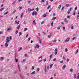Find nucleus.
Here are the masks:
<instances>
[{"label": "nucleus", "mask_w": 79, "mask_h": 79, "mask_svg": "<svg viewBox=\"0 0 79 79\" xmlns=\"http://www.w3.org/2000/svg\"><path fill=\"white\" fill-rule=\"evenodd\" d=\"M11 39H12L11 36H10V38H9V40H11Z\"/></svg>", "instance_id": "nucleus-59"}, {"label": "nucleus", "mask_w": 79, "mask_h": 79, "mask_svg": "<svg viewBox=\"0 0 79 79\" xmlns=\"http://www.w3.org/2000/svg\"><path fill=\"white\" fill-rule=\"evenodd\" d=\"M10 28H8L7 29V31H10Z\"/></svg>", "instance_id": "nucleus-57"}, {"label": "nucleus", "mask_w": 79, "mask_h": 79, "mask_svg": "<svg viewBox=\"0 0 79 79\" xmlns=\"http://www.w3.org/2000/svg\"><path fill=\"white\" fill-rule=\"evenodd\" d=\"M20 28V25H19L18 26V27L17 28V29L19 30V29Z\"/></svg>", "instance_id": "nucleus-20"}, {"label": "nucleus", "mask_w": 79, "mask_h": 79, "mask_svg": "<svg viewBox=\"0 0 79 79\" xmlns=\"http://www.w3.org/2000/svg\"><path fill=\"white\" fill-rule=\"evenodd\" d=\"M3 60V57H2L0 58V60Z\"/></svg>", "instance_id": "nucleus-14"}, {"label": "nucleus", "mask_w": 79, "mask_h": 79, "mask_svg": "<svg viewBox=\"0 0 79 79\" xmlns=\"http://www.w3.org/2000/svg\"><path fill=\"white\" fill-rule=\"evenodd\" d=\"M69 59H67V62H68V61H69Z\"/></svg>", "instance_id": "nucleus-58"}, {"label": "nucleus", "mask_w": 79, "mask_h": 79, "mask_svg": "<svg viewBox=\"0 0 79 79\" xmlns=\"http://www.w3.org/2000/svg\"><path fill=\"white\" fill-rule=\"evenodd\" d=\"M60 29V27L59 26L58 28H57V29L58 30H59Z\"/></svg>", "instance_id": "nucleus-52"}, {"label": "nucleus", "mask_w": 79, "mask_h": 79, "mask_svg": "<svg viewBox=\"0 0 79 79\" xmlns=\"http://www.w3.org/2000/svg\"><path fill=\"white\" fill-rule=\"evenodd\" d=\"M50 6H48V10L49 9V8H50Z\"/></svg>", "instance_id": "nucleus-55"}, {"label": "nucleus", "mask_w": 79, "mask_h": 79, "mask_svg": "<svg viewBox=\"0 0 79 79\" xmlns=\"http://www.w3.org/2000/svg\"><path fill=\"white\" fill-rule=\"evenodd\" d=\"M43 60H44V62H45V61H46V60H47V59H44Z\"/></svg>", "instance_id": "nucleus-51"}, {"label": "nucleus", "mask_w": 79, "mask_h": 79, "mask_svg": "<svg viewBox=\"0 0 79 79\" xmlns=\"http://www.w3.org/2000/svg\"><path fill=\"white\" fill-rule=\"evenodd\" d=\"M18 31L17 30L15 31V34H18Z\"/></svg>", "instance_id": "nucleus-28"}, {"label": "nucleus", "mask_w": 79, "mask_h": 79, "mask_svg": "<svg viewBox=\"0 0 79 79\" xmlns=\"http://www.w3.org/2000/svg\"><path fill=\"white\" fill-rule=\"evenodd\" d=\"M15 24H17V20H15Z\"/></svg>", "instance_id": "nucleus-50"}, {"label": "nucleus", "mask_w": 79, "mask_h": 79, "mask_svg": "<svg viewBox=\"0 0 79 79\" xmlns=\"http://www.w3.org/2000/svg\"><path fill=\"white\" fill-rule=\"evenodd\" d=\"M57 48H56L55 50V52H57Z\"/></svg>", "instance_id": "nucleus-62"}, {"label": "nucleus", "mask_w": 79, "mask_h": 79, "mask_svg": "<svg viewBox=\"0 0 79 79\" xmlns=\"http://www.w3.org/2000/svg\"><path fill=\"white\" fill-rule=\"evenodd\" d=\"M33 10H34V9H30V8H29L28 9V11L29 12L32 11H33Z\"/></svg>", "instance_id": "nucleus-4"}, {"label": "nucleus", "mask_w": 79, "mask_h": 79, "mask_svg": "<svg viewBox=\"0 0 79 79\" xmlns=\"http://www.w3.org/2000/svg\"><path fill=\"white\" fill-rule=\"evenodd\" d=\"M61 7V5H59V6L58 7V8H59V9H60Z\"/></svg>", "instance_id": "nucleus-16"}, {"label": "nucleus", "mask_w": 79, "mask_h": 79, "mask_svg": "<svg viewBox=\"0 0 79 79\" xmlns=\"http://www.w3.org/2000/svg\"><path fill=\"white\" fill-rule=\"evenodd\" d=\"M27 30V28H25L24 30V31H26Z\"/></svg>", "instance_id": "nucleus-36"}, {"label": "nucleus", "mask_w": 79, "mask_h": 79, "mask_svg": "<svg viewBox=\"0 0 79 79\" xmlns=\"http://www.w3.org/2000/svg\"><path fill=\"white\" fill-rule=\"evenodd\" d=\"M15 60L16 62H18V60L16 59V55H15Z\"/></svg>", "instance_id": "nucleus-7"}, {"label": "nucleus", "mask_w": 79, "mask_h": 79, "mask_svg": "<svg viewBox=\"0 0 79 79\" xmlns=\"http://www.w3.org/2000/svg\"><path fill=\"white\" fill-rule=\"evenodd\" d=\"M77 52H78V49H77L76 51V52L75 53L76 54L77 53Z\"/></svg>", "instance_id": "nucleus-44"}, {"label": "nucleus", "mask_w": 79, "mask_h": 79, "mask_svg": "<svg viewBox=\"0 0 79 79\" xmlns=\"http://www.w3.org/2000/svg\"><path fill=\"white\" fill-rule=\"evenodd\" d=\"M71 10H72V8L71 7V8H70V9H69V11H71Z\"/></svg>", "instance_id": "nucleus-54"}, {"label": "nucleus", "mask_w": 79, "mask_h": 79, "mask_svg": "<svg viewBox=\"0 0 79 79\" xmlns=\"http://www.w3.org/2000/svg\"><path fill=\"white\" fill-rule=\"evenodd\" d=\"M53 61H56V58H54L53 60Z\"/></svg>", "instance_id": "nucleus-48"}, {"label": "nucleus", "mask_w": 79, "mask_h": 79, "mask_svg": "<svg viewBox=\"0 0 79 79\" xmlns=\"http://www.w3.org/2000/svg\"><path fill=\"white\" fill-rule=\"evenodd\" d=\"M53 23H51V25L52 26H53Z\"/></svg>", "instance_id": "nucleus-64"}, {"label": "nucleus", "mask_w": 79, "mask_h": 79, "mask_svg": "<svg viewBox=\"0 0 79 79\" xmlns=\"http://www.w3.org/2000/svg\"><path fill=\"white\" fill-rule=\"evenodd\" d=\"M44 71L45 73H47V69H44Z\"/></svg>", "instance_id": "nucleus-40"}, {"label": "nucleus", "mask_w": 79, "mask_h": 79, "mask_svg": "<svg viewBox=\"0 0 79 79\" xmlns=\"http://www.w3.org/2000/svg\"><path fill=\"white\" fill-rule=\"evenodd\" d=\"M18 66L19 67V71L21 72V69L20 68V66H19V65H18Z\"/></svg>", "instance_id": "nucleus-5"}, {"label": "nucleus", "mask_w": 79, "mask_h": 79, "mask_svg": "<svg viewBox=\"0 0 79 79\" xmlns=\"http://www.w3.org/2000/svg\"><path fill=\"white\" fill-rule=\"evenodd\" d=\"M74 78H76V75L75 74H73Z\"/></svg>", "instance_id": "nucleus-13"}, {"label": "nucleus", "mask_w": 79, "mask_h": 79, "mask_svg": "<svg viewBox=\"0 0 79 79\" xmlns=\"http://www.w3.org/2000/svg\"><path fill=\"white\" fill-rule=\"evenodd\" d=\"M70 38H68L64 41L65 42H68Z\"/></svg>", "instance_id": "nucleus-3"}, {"label": "nucleus", "mask_w": 79, "mask_h": 79, "mask_svg": "<svg viewBox=\"0 0 79 79\" xmlns=\"http://www.w3.org/2000/svg\"><path fill=\"white\" fill-rule=\"evenodd\" d=\"M40 47V46L38 44H37L36 45V47H35V48H39V47Z\"/></svg>", "instance_id": "nucleus-2"}, {"label": "nucleus", "mask_w": 79, "mask_h": 79, "mask_svg": "<svg viewBox=\"0 0 79 79\" xmlns=\"http://www.w3.org/2000/svg\"><path fill=\"white\" fill-rule=\"evenodd\" d=\"M35 71H33L32 73H31V74L32 75H33V74H35Z\"/></svg>", "instance_id": "nucleus-17"}, {"label": "nucleus", "mask_w": 79, "mask_h": 79, "mask_svg": "<svg viewBox=\"0 0 79 79\" xmlns=\"http://www.w3.org/2000/svg\"><path fill=\"white\" fill-rule=\"evenodd\" d=\"M3 10H4V8H1L0 10V11H3Z\"/></svg>", "instance_id": "nucleus-34"}, {"label": "nucleus", "mask_w": 79, "mask_h": 79, "mask_svg": "<svg viewBox=\"0 0 79 79\" xmlns=\"http://www.w3.org/2000/svg\"><path fill=\"white\" fill-rule=\"evenodd\" d=\"M13 2L14 3V4H15V3H16V1H15Z\"/></svg>", "instance_id": "nucleus-63"}, {"label": "nucleus", "mask_w": 79, "mask_h": 79, "mask_svg": "<svg viewBox=\"0 0 79 79\" xmlns=\"http://www.w3.org/2000/svg\"><path fill=\"white\" fill-rule=\"evenodd\" d=\"M68 49L67 48H65V51L66 52H68Z\"/></svg>", "instance_id": "nucleus-41"}, {"label": "nucleus", "mask_w": 79, "mask_h": 79, "mask_svg": "<svg viewBox=\"0 0 79 79\" xmlns=\"http://www.w3.org/2000/svg\"><path fill=\"white\" fill-rule=\"evenodd\" d=\"M77 79H79V73H78L77 74Z\"/></svg>", "instance_id": "nucleus-19"}, {"label": "nucleus", "mask_w": 79, "mask_h": 79, "mask_svg": "<svg viewBox=\"0 0 79 79\" xmlns=\"http://www.w3.org/2000/svg\"><path fill=\"white\" fill-rule=\"evenodd\" d=\"M34 69V66H32V68H31V70H33Z\"/></svg>", "instance_id": "nucleus-33"}, {"label": "nucleus", "mask_w": 79, "mask_h": 79, "mask_svg": "<svg viewBox=\"0 0 79 79\" xmlns=\"http://www.w3.org/2000/svg\"><path fill=\"white\" fill-rule=\"evenodd\" d=\"M49 57H50V58H49V61H50V60H51V58H52V55H51Z\"/></svg>", "instance_id": "nucleus-10"}, {"label": "nucleus", "mask_w": 79, "mask_h": 79, "mask_svg": "<svg viewBox=\"0 0 79 79\" xmlns=\"http://www.w3.org/2000/svg\"><path fill=\"white\" fill-rule=\"evenodd\" d=\"M67 18H70V16H69V15H68L67 16Z\"/></svg>", "instance_id": "nucleus-46"}, {"label": "nucleus", "mask_w": 79, "mask_h": 79, "mask_svg": "<svg viewBox=\"0 0 79 79\" xmlns=\"http://www.w3.org/2000/svg\"><path fill=\"white\" fill-rule=\"evenodd\" d=\"M22 48H20L19 49V51H20V50H22Z\"/></svg>", "instance_id": "nucleus-47"}, {"label": "nucleus", "mask_w": 79, "mask_h": 79, "mask_svg": "<svg viewBox=\"0 0 79 79\" xmlns=\"http://www.w3.org/2000/svg\"><path fill=\"white\" fill-rule=\"evenodd\" d=\"M39 42L40 44H42V40H40Z\"/></svg>", "instance_id": "nucleus-22"}, {"label": "nucleus", "mask_w": 79, "mask_h": 79, "mask_svg": "<svg viewBox=\"0 0 79 79\" xmlns=\"http://www.w3.org/2000/svg\"><path fill=\"white\" fill-rule=\"evenodd\" d=\"M16 12V10H14V11L13 12V13H15Z\"/></svg>", "instance_id": "nucleus-42"}, {"label": "nucleus", "mask_w": 79, "mask_h": 79, "mask_svg": "<svg viewBox=\"0 0 79 79\" xmlns=\"http://www.w3.org/2000/svg\"><path fill=\"white\" fill-rule=\"evenodd\" d=\"M65 68H66V65H64L62 67V69H65Z\"/></svg>", "instance_id": "nucleus-9"}, {"label": "nucleus", "mask_w": 79, "mask_h": 79, "mask_svg": "<svg viewBox=\"0 0 79 79\" xmlns=\"http://www.w3.org/2000/svg\"><path fill=\"white\" fill-rule=\"evenodd\" d=\"M37 15V12H36L35 11H34L32 14V15L33 16L34 15Z\"/></svg>", "instance_id": "nucleus-1"}, {"label": "nucleus", "mask_w": 79, "mask_h": 79, "mask_svg": "<svg viewBox=\"0 0 79 79\" xmlns=\"http://www.w3.org/2000/svg\"><path fill=\"white\" fill-rule=\"evenodd\" d=\"M48 38H50V37H51V35H48Z\"/></svg>", "instance_id": "nucleus-43"}, {"label": "nucleus", "mask_w": 79, "mask_h": 79, "mask_svg": "<svg viewBox=\"0 0 79 79\" xmlns=\"http://www.w3.org/2000/svg\"><path fill=\"white\" fill-rule=\"evenodd\" d=\"M21 34H22V33H21V32H19V36H20L21 35Z\"/></svg>", "instance_id": "nucleus-15"}, {"label": "nucleus", "mask_w": 79, "mask_h": 79, "mask_svg": "<svg viewBox=\"0 0 79 79\" xmlns=\"http://www.w3.org/2000/svg\"><path fill=\"white\" fill-rule=\"evenodd\" d=\"M6 40H9V37H7L6 38Z\"/></svg>", "instance_id": "nucleus-32"}, {"label": "nucleus", "mask_w": 79, "mask_h": 79, "mask_svg": "<svg viewBox=\"0 0 79 79\" xmlns=\"http://www.w3.org/2000/svg\"><path fill=\"white\" fill-rule=\"evenodd\" d=\"M69 6V4H68L66 5V6H67V7H68Z\"/></svg>", "instance_id": "nucleus-27"}, {"label": "nucleus", "mask_w": 79, "mask_h": 79, "mask_svg": "<svg viewBox=\"0 0 79 79\" xmlns=\"http://www.w3.org/2000/svg\"><path fill=\"white\" fill-rule=\"evenodd\" d=\"M60 63H63V60L60 61Z\"/></svg>", "instance_id": "nucleus-45"}, {"label": "nucleus", "mask_w": 79, "mask_h": 79, "mask_svg": "<svg viewBox=\"0 0 79 79\" xmlns=\"http://www.w3.org/2000/svg\"><path fill=\"white\" fill-rule=\"evenodd\" d=\"M39 11V8L38 7H37L36 8V11Z\"/></svg>", "instance_id": "nucleus-39"}, {"label": "nucleus", "mask_w": 79, "mask_h": 79, "mask_svg": "<svg viewBox=\"0 0 79 79\" xmlns=\"http://www.w3.org/2000/svg\"><path fill=\"white\" fill-rule=\"evenodd\" d=\"M76 39V38L75 37H74L72 39V40H74V39Z\"/></svg>", "instance_id": "nucleus-37"}, {"label": "nucleus", "mask_w": 79, "mask_h": 79, "mask_svg": "<svg viewBox=\"0 0 79 79\" xmlns=\"http://www.w3.org/2000/svg\"><path fill=\"white\" fill-rule=\"evenodd\" d=\"M19 21H18L17 23V24H19Z\"/></svg>", "instance_id": "nucleus-53"}, {"label": "nucleus", "mask_w": 79, "mask_h": 79, "mask_svg": "<svg viewBox=\"0 0 79 79\" xmlns=\"http://www.w3.org/2000/svg\"><path fill=\"white\" fill-rule=\"evenodd\" d=\"M31 40V37H29V38H28V41H29V40Z\"/></svg>", "instance_id": "nucleus-60"}, {"label": "nucleus", "mask_w": 79, "mask_h": 79, "mask_svg": "<svg viewBox=\"0 0 79 79\" xmlns=\"http://www.w3.org/2000/svg\"><path fill=\"white\" fill-rule=\"evenodd\" d=\"M77 6H76V7H75V10H77Z\"/></svg>", "instance_id": "nucleus-56"}, {"label": "nucleus", "mask_w": 79, "mask_h": 79, "mask_svg": "<svg viewBox=\"0 0 79 79\" xmlns=\"http://www.w3.org/2000/svg\"><path fill=\"white\" fill-rule=\"evenodd\" d=\"M48 44L49 45H51V46H52L53 44H50V43H49Z\"/></svg>", "instance_id": "nucleus-38"}, {"label": "nucleus", "mask_w": 79, "mask_h": 79, "mask_svg": "<svg viewBox=\"0 0 79 79\" xmlns=\"http://www.w3.org/2000/svg\"><path fill=\"white\" fill-rule=\"evenodd\" d=\"M5 47H8V44H7V43H6V44H5Z\"/></svg>", "instance_id": "nucleus-12"}, {"label": "nucleus", "mask_w": 79, "mask_h": 79, "mask_svg": "<svg viewBox=\"0 0 79 79\" xmlns=\"http://www.w3.org/2000/svg\"><path fill=\"white\" fill-rule=\"evenodd\" d=\"M26 61V59H23V60L22 61V63H24V61Z\"/></svg>", "instance_id": "nucleus-26"}, {"label": "nucleus", "mask_w": 79, "mask_h": 79, "mask_svg": "<svg viewBox=\"0 0 79 79\" xmlns=\"http://www.w3.org/2000/svg\"><path fill=\"white\" fill-rule=\"evenodd\" d=\"M8 11L6 12L4 14V15H6L7 14H8Z\"/></svg>", "instance_id": "nucleus-31"}, {"label": "nucleus", "mask_w": 79, "mask_h": 79, "mask_svg": "<svg viewBox=\"0 0 79 79\" xmlns=\"http://www.w3.org/2000/svg\"><path fill=\"white\" fill-rule=\"evenodd\" d=\"M10 41V40H7L6 41V43H8V42H9Z\"/></svg>", "instance_id": "nucleus-29"}, {"label": "nucleus", "mask_w": 79, "mask_h": 79, "mask_svg": "<svg viewBox=\"0 0 79 79\" xmlns=\"http://www.w3.org/2000/svg\"><path fill=\"white\" fill-rule=\"evenodd\" d=\"M56 19V17H54L52 18V20H55V19Z\"/></svg>", "instance_id": "nucleus-25"}, {"label": "nucleus", "mask_w": 79, "mask_h": 79, "mask_svg": "<svg viewBox=\"0 0 79 79\" xmlns=\"http://www.w3.org/2000/svg\"><path fill=\"white\" fill-rule=\"evenodd\" d=\"M33 24H35V20H33Z\"/></svg>", "instance_id": "nucleus-35"}, {"label": "nucleus", "mask_w": 79, "mask_h": 79, "mask_svg": "<svg viewBox=\"0 0 79 79\" xmlns=\"http://www.w3.org/2000/svg\"><path fill=\"white\" fill-rule=\"evenodd\" d=\"M73 69L71 68L70 69V72H71V73H73Z\"/></svg>", "instance_id": "nucleus-8"}, {"label": "nucleus", "mask_w": 79, "mask_h": 79, "mask_svg": "<svg viewBox=\"0 0 79 79\" xmlns=\"http://www.w3.org/2000/svg\"><path fill=\"white\" fill-rule=\"evenodd\" d=\"M57 52H56L55 53V55H56L57 54Z\"/></svg>", "instance_id": "nucleus-61"}, {"label": "nucleus", "mask_w": 79, "mask_h": 79, "mask_svg": "<svg viewBox=\"0 0 79 79\" xmlns=\"http://www.w3.org/2000/svg\"><path fill=\"white\" fill-rule=\"evenodd\" d=\"M64 21L65 23H68V21L66 19V18L64 19Z\"/></svg>", "instance_id": "nucleus-6"}, {"label": "nucleus", "mask_w": 79, "mask_h": 79, "mask_svg": "<svg viewBox=\"0 0 79 79\" xmlns=\"http://www.w3.org/2000/svg\"><path fill=\"white\" fill-rule=\"evenodd\" d=\"M40 70V68H38L37 69V71L39 72V71Z\"/></svg>", "instance_id": "nucleus-23"}, {"label": "nucleus", "mask_w": 79, "mask_h": 79, "mask_svg": "<svg viewBox=\"0 0 79 79\" xmlns=\"http://www.w3.org/2000/svg\"><path fill=\"white\" fill-rule=\"evenodd\" d=\"M19 10H21V9H22V7H19Z\"/></svg>", "instance_id": "nucleus-30"}, {"label": "nucleus", "mask_w": 79, "mask_h": 79, "mask_svg": "<svg viewBox=\"0 0 79 79\" xmlns=\"http://www.w3.org/2000/svg\"><path fill=\"white\" fill-rule=\"evenodd\" d=\"M52 66H53V64H52L50 65V68H52Z\"/></svg>", "instance_id": "nucleus-18"}, {"label": "nucleus", "mask_w": 79, "mask_h": 79, "mask_svg": "<svg viewBox=\"0 0 79 79\" xmlns=\"http://www.w3.org/2000/svg\"><path fill=\"white\" fill-rule=\"evenodd\" d=\"M23 16V13H22L21 14V18H22Z\"/></svg>", "instance_id": "nucleus-24"}, {"label": "nucleus", "mask_w": 79, "mask_h": 79, "mask_svg": "<svg viewBox=\"0 0 79 79\" xmlns=\"http://www.w3.org/2000/svg\"><path fill=\"white\" fill-rule=\"evenodd\" d=\"M20 77H21V78H23V77H24V75L20 74Z\"/></svg>", "instance_id": "nucleus-11"}, {"label": "nucleus", "mask_w": 79, "mask_h": 79, "mask_svg": "<svg viewBox=\"0 0 79 79\" xmlns=\"http://www.w3.org/2000/svg\"><path fill=\"white\" fill-rule=\"evenodd\" d=\"M70 13V12L69 11V10H68L67 11L68 14H69Z\"/></svg>", "instance_id": "nucleus-49"}, {"label": "nucleus", "mask_w": 79, "mask_h": 79, "mask_svg": "<svg viewBox=\"0 0 79 79\" xmlns=\"http://www.w3.org/2000/svg\"><path fill=\"white\" fill-rule=\"evenodd\" d=\"M46 16H47V15L46 14H44L43 15V17L44 18H45V17H46Z\"/></svg>", "instance_id": "nucleus-21"}]
</instances>
